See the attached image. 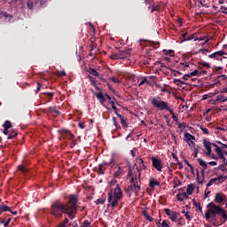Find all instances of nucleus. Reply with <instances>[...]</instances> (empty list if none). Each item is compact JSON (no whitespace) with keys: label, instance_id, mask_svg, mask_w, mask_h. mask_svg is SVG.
Segmentation results:
<instances>
[{"label":"nucleus","instance_id":"obj_43","mask_svg":"<svg viewBox=\"0 0 227 227\" xmlns=\"http://www.w3.org/2000/svg\"><path fill=\"white\" fill-rule=\"evenodd\" d=\"M199 71L198 70H194L193 72L188 74V77H194L196 75H198Z\"/></svg>","mask_w":227,"mask_h":227},{"label":"nucleus","instance_id":"obj_44","mask_svg":"<svg viewBox=\"0 0 227 227\" xmlns=\"http://www.w3.org/2000/svg\"><path fill=\"white\" fill-rule=\"evenodd\" d=\"M192 150H193V157L196 159V157H198V152H200V149L198 147H194Z\"/></svg>","mask_w":227,"mask_h":227},{"label":"nucleus","instance_id":"obj_13","mask_svg":"<svg viewBox=\"0 0 227 227\" xmlns=\"http://www.w3.org/2000/svg\"><path fill=\"white\" fill-rule=\"evenodd\" d=\"M95 97H97L98 100L100 102L101 106L104 107H106V100H107V97H106V94L104 95L101 91L95 93Z\"/></svg>","mask_w":227,"mask_h":227},{"label":"nucleus","instance_id":"obj_42","mask_svg":"<svg viewBox=\"0 0 227 227\" xmlns=\"http://www.w3.org/2000/svg\"><path fill=\"white\" fill-rule=\"evenodd\" d=\"M82 227H91V223H90V221L85 220L82 225Z\"/></svg>","mask_w":227,"mask_h":227},{"label":"nucleus","instance_id":"obj_53","mask_svg":"<svg viewBox=\"0 0 227 227\" xmlns=\"http://www.w3.org/2000/svg\"><path fill=\"white\" fill-rule=\"evenodd\" d=\"M0 224H4V227H8V225L10 224L8 222H6V220H1Z\"/></svg>","mask_w":227,"mask_h":227},{"label":"nucleus","instance_id":"obj_11","mask_svg":"<svg viewBox=\"0 0 227 227\" xmlns=\"http://www.w3.org/2000/svg\"><path fill=\"white\" fill-rule=\"evenodd\" d=\"M227 53L224 51H218L214 52L213 54L208 55V58H210L211 59H216L217 61H222L223 58H224V56H226Z\"/></svg>","mask_w":227,"mask_h":227},{"label":"nucleus","instance_id":"obj_37","mask_svg":"<svg viewBox=\"0 0 227 227\" xmlns=\"http://www.w3.org/2000/svg\"><path fill=\"white\" fill-rule=\"evenodd\" d=\"M19 171H21V173H27V169L23 165L18 166Z\"/></svg>","mask_w":227,"mask_h":227},{"label":"nucleus","instance_id":"obj_57","mask_svg":"<svg viewBox=\"0 0 227 227\" xmlns=\"http://www.w3.org/2000/svg\"><path fill=\"white\" fill-rule=\"evenodd\" d=\"M202 67H205L206 68H210V64L207 62H203Z\"/></svg>","mask_w":227,"mask_h":227},{"label":"nucleus","instance_id":"obj_15","mask_svg":"<svg viewBox=\"0 0 227 227\" xmlns=\"http://www.w3.org/2000/svg\"><path fill=\"white\" fill-rule=\"evenodd\" d=\"M122 174H123V168L120 166H116L114 168V177L120 178V176H121Z\"/></svg>","mask_w":227,"mask_h":227},{"label":"nucleus","instance_id":"obj_62","mask_svg":"<svg viewBox=\"0 0 227 227\" xmlns=\"http://www.w3.org/2000/svg\"><path fill=\"white\" fill-rule=\"evenodd\" d=\"M175 82H179V84H185V82H184L182 80L180 79H176Z\"/></svg>","mask_w":227,"mask_h":227},{"label":"nucleus","instance_id":"obj_25","mask_svg":"<svg viewBox=\"0 0 227 227\" xmlns=\"http://www.w3.org/2000/svg\"><path fill=\"white\" fill-rule=\"evenodd\" d=\"M3 212H12V209L6 205H0V214H3Z\"/></svg>","mask_w":227,"mask_h":227},{"label":"nucleus","instance_id":"obj_46","mask_svg":"<svg viewBox=\"0 0 227 227\" xmlns=\"http://www.w3.org/2000/svg\"><path fill=\"white\" fill-rule=\"evenodd\" d=\"M207 38H208V37H207V36H201V37H200V38H195V39H194V42H196V41H198V40H199V42H203V40L207 41Z\"/></svg>","mask_w":227,"mask_h":227},{"label":"nucleus","instance_id":"obj_22","mask_svg":"<svg viewBox=\"0 0 227 227\" xmlns=\"http://www.w3.org/2000/svg\"><path fill=\"white\" fill-rule=\"evenodd\" d=\"M192 192H194V184H188L186 189V194L189 196H192Z\"/></svg>","mask_w":227,"mask_h":227},{"label":"nucleus","instance_id":"obj_35","mask_svg":"<svg viewBox=\"0 0 227 227\" xmlns=\"http://www.w3.org/2000/svg\"><path fill=\"white\" fill-rule=\"evenodd\" d=\"M13 137H17V131L16 130H13L12 133H10L7 139H13Z\"/></svg>","mask_w":227,"mask_h":227},{"label":"nucleus","instance_id":"obj_7","mask_svg":"<svg viewBox=\"0 0 227 227\" xmlns=\"http://www.w3.org/2000/svg\"><path fill=\"white\" fill-rule=\"evenodd\" d=\"M152 166L158 171L159 173H162V169L164 168V164L162 163V160L160 158H157L155 156L151 157Z\"/></svg>","mask_w":227,"mask_h":227},{"label":"nucleus","instance_id":"obj_48","mask_svg":"<svg viewBox=\"0 0 227 227\" xmlns=\"http://www.w3.org/2000/svg\"><path fill=\"white\" fill-rule=\"evenodd\" d=\"M199 52H202V54H207V52H210V50H208V49H200Z\"/></svg>","mask_w":227,"mask_h":227},{"label":"nucleus","instance_id":"obj_51","mask_svg":"<svg viewBox=\"0 0 227 227\" xmlns=\"http://www.w3.org/2000/svg\"><path fill=\"white\" fill-rule=\"evenodd\" d=\"M113 160H114V159L110 158L109 161H105L104 164L106 166H111V164H113Z\"/></svg>","mask_w":227,"mask_h":227},{"label":"nucleus","instance_id":"obj_29","mask_svg":"<svg viewBox=\"0 0 227 227\" xmlns=\"http://www.w3.org/2000/svg\"><path fill=\"white\" fill-rule=\"evenodd\" d=\"M199 129L202 131L203 134H206L207 136L210 134L208 129L205 128L203 125H199Z\"/></svg>","mask_w":227,"mask_h":227},{"label":"nucleus","instance_id":"obj_40","mask_svg":"<svg viewBox=\"0 0 227 227\" xmlns=\"http://www.w3.org/2000/svg\"><path fill=\"white\" fill-rule=\"evenodd\" d=\"M185 219H187L189 222L192 221V217L191 216V212L187 211L184 215Z\"/></svg>","mask_w":227,"mask_h":227},{"label":"nucleus","instance_id":"obj_16","mask_svg":"<svg viewBox=\"0 0 227 227\" xmlns=\"http://www.w3.org/2000/svg\"><path fill=\"white\" fill-rule=\"evenodd\" d=\"M176 200L177 201H184V200H189V195L187 194V192H179L176 195Z\"/></svg>","mask_w":227,"mask_h":227},{"label":"nucleus","instance_id":"obj_64","mask_svg":"<svg viewBox=\"0 0 227 227\" xmlns=\"http://www.w3.org/2000/svg\"><path fill=\"white\" fill-rule=\"evenodd\" d=\"M110 81H112V82H114V83L118 82V81L114 77H111Z\"/></svg>","mask_w":227,"mask_h":227},{"label":"nucleus","instance_id":"obj_59","mask_svg":"<svg viewBox=\"0 0 227 227\" xmlns=\"http://www.w3.org/2000/svg\"><path fill=\"white\" fill-rule=\"evenodd\" d=\"M207 164L209 166H217V163L215 161H209Z\"/></svg>","mask_w":227,"mask_h":227},{"label":"nucleus","instance_id":"obj_61","mask_svg":"<svg viewBox=\"0 0 227 227\" xmlns=\"http://www.w3.org/2000/svg\"><path fill=\"white\" fill-rule=\"evenodd\" d=\"M172 72H173V74H174L175 76H176V75H181V74H182L180 72L176 71V70H173Z\"/></svg>","mask_w":227,"mask_h":227},{"label":"nucleus","instance_id":"obj_10","mask_svg":"<svg viewBox=\"0 0 227 227\" xmlns=\"http://www.w3.org/2000/svg\"><path fill=\"white\" fill-rule=\"evenodd\" d=\"M214 201L215 203H217V205H224V202L226 201V194L223 192H216L215 194Z\"/></svg>","mask_w":227,"mask_h":227},{"label":"nucleus","instance_id":"obj_54","mask_svg":"<svg viewBox=\"0 0 227 227\" xmlns=\"http://www.w3.org/2000/svg\"><path fill=\"white\" fill-rule=\"evenodd\" d=\"M218 79H220V81H226L227 76L225 74H222L218 77Z\"/></svg>","mask_w":227,"mask_h":227},{"label":"nucleus","instance_id":"obj_34","mask_svg":"<svg viewBox=\"0 0 227 227\" xmlns=\"http://www.w3.org/2000/svg\"><path fill=\"white\" fill-rule=\"evenodd\" d=\"M89 73L91 74V75H94L95 77H98V73L97 72V70L93 68H90Z\"/></svg>","mask_w":227,"mask_h":227},{"label":"nucleus","instance_id":"obj_63","mask_svg":"<svg viewBox=\"0 0 227 227\" xmlns=\"http://www.w3.org/2000/svg\"><path fill=\"white\" fill-rule=\"evenodd\" d=\"M130 153H131L132 157H136V150H131Z\"/></svg>","mask_w":227,"mask_h":227},{"label":"nucleus","instance_id":"obj_30","mask_svg":"<svg viewBox=\"0 0 227 227\" xmlns=\"http://www.w3.org/2000/svg\"><path fill=\"white\" fill-rule=\"evenodd\" d=\"M177 226H185V220H184L182 217L178 218L177 216Z\"/></svg>","mask_w":227,"mask_h":227},{"label":"nucleus","instance_id":"obj_39","mask_svg":"<svg viewBox=\"0 0 227 227\" xmlns=\"http://www.w3.org/2000/svg\"><path fill=\"white\" fill-rule=\"evenodd\" d=\"M111 59H121V57H120V53H114L111 55Z\"/></svg>","mask_w":227,"mask_h":227},{"label":"nucleus","instance_id":"obj_55","mask_svg":"<svg viewBox=\"0 0 227 227\" xmlns=\"http://www.w3.org/2000/svg\"><path fill=\"white\" fill-rule=\"evenodd\" d=\"M91 85L94 86V88H96V90H100V88L97 87V81H92L91 82Z\"/></svg>","mask_w":227,"mask_h":227},{"label":"nucleus","instance_id":"obj_1","mask_svg":"<svg viewBox=\"0 0 227 227\" xmlns=\"http://www.w3.org/2000/svg\"><path fill=\"white\" fill-rule=\"evenodd\" d=\"M77 201L76 195H70L66 204L60 201H55L51 207V215L61 218L63 217V214H67L70 219H74L77 214Z\"/></svg>","mask_w":227,"mask_h":227},{"label":"nucleus","instance_id":"obj_58","mask_svg":"<svg viewBox=\"0 0 227 227\" xmlns=\"http://www.w3.org/2000/svg\"><path fill=\"white\" fill-rule=\"evenodd\" d=\"M156 226H158V227H161L162 226V223H160V220H157L156 221Z\"/></svg>","mask_w":227,"mask_h":227},{"label":"nucleus","instance_id":"obj_24","mask_svg":"<svg viewBox=\"0 0 227 227\" xmlns=\"http://www.w3.org/2000/svg\"><path fill=\"white\" fill-rule=\"evenodd\" d=\"M70 221L68 218H65L64 221H62L57 227H70Z\"/></svg>","mask_w":227,"mask_h":227},{"label":"nucleus","instance_id":"obj_8","mask_svg":"<svg viewBox=\"0 0 227 227\" xmlns=\"http://www.w3.org/2000/svg\"><path fill=\"white\" fill-rule=\"evenodd\" d=\"M184 141L185 143H187L191 150L196 148V143L194 142L196 141V137H194V135H192L189 132L184 133Z\"/></svg>","mask_w":227,"mask_h":227},{"label":"nucleus","instance_id":"obj_32","mask_svg":"<svg viewBox=\"0 0 227 227\" xmlns=\"http://www.w3.org/2000/svg\"><path fill=\"white\" fill-rule=\"evenodd\" d=\"M178 129H180V130H185V129L187 128V124L185 122H179L178 124Z\"/></svg>","mask_w":227,"mask_h":227},{"label":"nucleus","instance_id":"obj_52","mask_svg":"<svg viewBox=\"0 0 227 227\" xmlns=\"http://www.w3.org/2000/svg\"><path fill=\"white\" fill-rule=\"evenodd\" d=\"M75 145H77V142H75V139L74 138L71 140V143H70L71 148H74V146H75Z\"/></svg>","mask_w":227,"mask_h":227},{"label":"nucleus","instance_id":"obj_60","mask_svg":"<svg viewBox=\"0 0 227 227\" xmlns=\"http://www.w3.org/2000/svg\"><path fill=\"white\" fill-rule=\"evenodd\" d=\"M98 171L101 175H104V170H102V165L98 166Z\"/></svg>","mask_w":227,"mask_h":227},{"label":"nucleus","instance_id":"obj_5","mask_svg":"<svg viewBox=\"0 0 227 227\" xmlns=\"http://www.w3.org/2000/svg\"><path fill=\"white\" fill-rule=\"evenodd\" d=\"M207 210L205 214L207 221H208L212 215H214V217H215V215H221L224 221L227 220V214L222 207L215 205L214 202H210L207 204Z\"/></svg>","mask_w":227,"mask_h":227},{"label":"nucleus","instance_id":"obj_33","mask_svg":"<svg viewBox=\"0 0 227 227\" xmlns=\"http://www.w3.org/2000/svg\"><path fill=\"white\" fill-rule=\"evenodd\" d=\"M4 129H12V121H5L4 123Z\"/></svg>","mask_w":227,"mask_h":227},{"label":"nucleus","instance_id":"obj_14","mask_svg":"<svg viewBox=\"0 0 227 227\" xmlns=\"http://www.w3.org/2000/svg\"><path fill=\"white\" fill-rule=\"evenodd\" d=\"M131 52H132V49H126L124 51H121L118 52L119 58L121 59H125L129 58V56H130Z\"/></svg>","mask_w":227,"mask_h":227},{"label":"nucleus","instance_id":"obj_20","mask_svg":"<svg viewBox=\"0 0 227 227\" xmlns=\"http://www.w3.org/2000/svg\"><path fill=\"white\" fill-rule=\"evenodd\" d=\"M40 3V0H27V6L28 10H33L34 4H38Z\"/></svg>","mask_w":227,"mask_h":227},{"label":"nucleus","instance_id":"obj_21","mask_svg":"<svg viewBox=\"0 0 227 227\" xmlns=\"http://www.w3.org/2000/svg\"><path fill=\"white\" fill-rule=\"evenodd\" d=\"M215 102H227V97H224L223 95H218L216 97V99L214 100V102L211 104H215Z\"/></svg>","mask_w":227,"mask_h":227},{"label":"nucleus","instance_id":"obj_47","mask_svg":"<svg viewBox=\"0 0 227 227\" xmlns=\"http://www.w3.org/2000/svg\"><path fill=\"white\" fill-rule=\"evenodd\" d=\"M145 82H146V77H142L138 86H143V84H145Z\"/></svg>","mask_w":227,"mask_h":227},{"label":"nucleus","instance_id":"obj_19","mask_svg":"<svg viewBox=\"0 0 227 227\" xmlns=\"http://www.w3.org/2000/svg\"><path fill=\"white\" fill-rule=\"evenodd\" d=\"M48 112L50 114H52L53 116L59 115V111L58 110V108L56 106L49 107Z\"/></svg>","mask_w":227,"mask_h":227},{"label":"nucleus","instance_id":"obj_26","mask_svg":"<svg viewBox=\"0 0 227 227\" xmlns=\"http://www.w3.org/2000/svg\"><path fill=\"white\" fill-rule=\"evenodd\" d=\"M226 132V129L224 128H216L215 129V134H216L217 136H223V133Z\"/></svg>","mask_w":227,"mask_h":227},{"label":"nucleus","instance_id":"obj_31","mask_svg":"<svg viewBox=\"0 0 227 227\" xmlns=\"http://www.w3.org/2000/svg\"><path fill=\"white\" fill-rule=\"evenodd\" d=\"M214 93H208V94H204L202 96V100H208V98H212V97H214Z\"/></svg>","mask_w":227,"mask_h":227},{"label":"nucleus","instance_id":"obj_50","mask_svg":"<svg viewBox=\"0 0 227 227\" xmlns=\"http://www.w3.org/2000/svg\"><path fill=\"white\" fill-rule=\"evenodd\" d=\"M152 13H153L154 12H159V5H154L152 7Z\"/></svg>","mask_w":227,"mask_h":227},{"label":"nucleus","instance_id":"obj_17","mask_svg":"<svg viewBox=\"0 0 227 227\" xmlns=\"http://www.w3.org/2000/svg\"><path fill=\"white\" fill-rule=\"evenodd\" d=\"M106 97L109 104L112 106V108L114 109V111H118V108H116V104L114 103V102H116V99L111 98V96H109L108 94H106Z\"/></svg>","mask_w":227,"mask_h":227},{"label":"nucleus","instance_id":"obj_2","mask_svg":"<svg viewBox=\"0 0 227 227\" xmlns=\"http://www.w3.org/2000/svg\"><path fill=\"white\" fill-rule=\"evenodd\" d=\"M203 146L205 148L204 153L206 157H208L209 159H213L215 160H224V153L223 151V148L215 144L210 143V141L207 139L203 140Z\"/></svg>","mask_w":227,"mask_h":227},{"label":"nucleus","instance_id":"obj_6","mask_svg":"<svg viewBox=\"0 0 227 227\" xmlns=\"http://www.w3.org/2000/svg\"><path fill=\"white\" fill-rule=\"evenodd\" d=\"M128 180H129L130 183V192L137 194V192L141 191V186H139V184H137V175L134 174V171H132V169L129 170Z\"/></svg>","mask_w":227,"mask_h":227},{"label":"nucleus","instance_id":"obj_56","mask_svg":"<svg viewBox=\"0 0 227 227\" xmlns=\"http://www.w3.org/2000/svg\"><path fill=\"white\" fill-rule=\"evenodd\" d=\"M168 56H170L171 58H173V56H175V51H172V50H168Z\"/></svg>","mask_w":227,"mask_h":227},{"label":"nucleus","instance_id":"obj_27","mask_svg":"<svg viewBox=\"0 0 227 227\" xmlns=\"http://www.w3.org/2000/svg\"><path fill=\"white\" fill-rule=\"evenodd\" d=\"M198 162L203 169H207L208 168V163L205 162L202 159H198Z\"/></svg>","mask_w":227,"mask_h":227},{"label":"nucleus","instance_id":"obj_9","mask_svg":"<svg viewBox=\"0 0 227 227\" xmlns=\"http://www.w3.org/2000/svg\"><path fill=\"white\" fill-rule=\"evenodd\" d=\"M164 212L166 214V215H168V219H170V221L172 223H176L178 221V212L176 211H173L169 208H165Z\"/></svg>","mask_w":227,"mask_h":227},{"label":"nucleus","instance_id":"obj_23","mask_svg":"<svg viewBox=\"0 0 227 227\" xmlns=\"http://www.w3.org/2000/svg\"><path fill=\"white\" fill-rule=\"evenodd\" d=\"M149 185L152 189H154L155 187H159V185H160V183L159 181H156L154 179H152L149 182Z\"/></svg>","mask_w":227,"mask_h":227},{"label":"nucleus","instance_id":"obj_12","mask_svg":"<svg viewBox=\"0 0 227 227\" xmlns=\"http://www.w3.org/2000/svg\"><path fill=\"white\" fill-rule=\"evenodd\" d=\"M59 134L62 136V137H64V139H75V136L68 129H60Z\"/></svg>","mask_w":227,"mask_h":227},{"label":"nucleus","instance_id":"obj_4","mask_svg":"<svg viewBox=\"0 0 227 227\" xmlns=\"http://www.w3.org/2000/svg\"><path fill=\"white\" fill-rule=\"evenodd\" d=\"M151 104L152 106H153V107H156V109H159V111H168L171 114L173 121L177 124L179 123L178 117L175 115L173 109L169 107V103L162 100V98L160 97L153 98L151 99Z\"/></svg>","mask_w":227,"mask_h":227},{"label":"nucleus","instance_id":"obj_28","mask_svg":"<svg viewBox=\"0 0 227 227\" xmlns=\"http://www.w3.org/2000/svg\"><path fill=\"white\" fill-rule=\"evenodd\" d=\"M143 215L145 216L146 221H149V223H153V218L152 216H150V215H148V212L144 211L143 212Z\"/></svg>","mask_w":227,"mask_h":227},{"label":"nucleus","instance_id":"obj_38","mask_svg":"<svg viewBox=\"0 0 227 227\" xmlns=\"http://www.w3.org/2000/svg\"><path fill=\"white\" fill-rule=\"evenodd\" d=\"M96 205H104V203H106V199H98L95 201Z\"/></svg>","mask_w":227,"mask_h":227},{"label":"nucleus","instance_id":"obj_45","mask_svg":"<svg viewBox=\"0 0 227 227\" xmlns=\"http://www.w3.org/2000/svg\"><path fill=\"white\" fill-rule=\"evenodd\" d=\"M57 75H58L59 77H65V75H67V73H66L65 71H59V72L57 73Z\"/></svg>","mask_w":227,"mask_h":227},{"label":"nucleus","instance_id":"obj_18","mask_svg":"<svg viewBox=\"0 0 227 227\" xmlns=\"http://www.w3.org/2000/svg\"><path fill=\"white\" fill-rule=\"evenodd\" d=\"M137 162L139 164L137 168L138 171H145V169H146V165H145V160H143V158H138Z\"/></svg>","mask_w":227,"mask_h":227},{"label":"nucleus","instance_id":"obj_49","mask_svg":"<svg viewBox=\"0 0 227 227\" xmlns=\"http://www.w3.org/2000/svg\"><path fill=\"white\" fill-rule=\"evenodd\" d=\"M191 40H194V35H190L189 37H185L183 42H189Z\"/></svg>","mask_w":227,"mask_h":227},{"label":"nucleus","instance_id":"obj_41","mask_svg":"<svg viewBox=\"0 0 227 227\" xmlns=\"http://www.w3.org/2000/svg\"><path fill=\"white\" fill-rule=\"evenodd\" d=\"M218 169H220V171H223V173H226V175H227L226 166H224V165H220V166L218 167Z\"/></svg>","mask_w":227,"mask_h":227},{"label":"nucleus","instance_id":"obj_3","mask_svg":"<svg viewBox=\"0 0 227 227\" xmlns=\"http://www.w3.org/2000/svg\"><path fill=\"white\" fill-rule=\"evenodd\" d=\"M111 191L108 192V203L113 208L118 207L119 201L123 198V192L121 187L116 179H113L110 182Z\"/></svg>","mask_w":227,"mask_h":227},{"label":"nucleus","instance_id":"obj_36","mask_svg":"<svg viewBox=\"0 0 227 227\" xmlns=\"http://www.w3.org/2000/svg\"><path fill=\"white\" fill-rule=\"evenodd\" d=\"M194 207H196L197 211H199L201 214H203V207H201V205L200 203L194 204Z\"/></svg>","mask_w":227,"mask_h":227}]
</instances>
